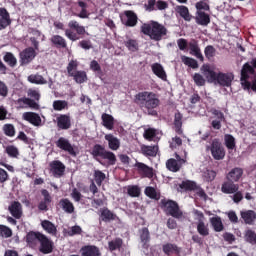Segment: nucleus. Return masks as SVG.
Returning a JSON list of instances; mask_svg holds the SVG:
<instances>
[{
	"label": "nucleus",
	"instance_id": "obj_6",
	"mask_svg": "<svg viewBox=\"0 0 256 256\" xmlns=\"http://www.w3.org/2000/svg\"><path fill=\"white\" fill-rule=\"evenodd\" d=\"M160 207L166 215H170L174 219H183V211L177 202L164 198L160 201Z\"/></svg>",
	"mask_w": 256,
	"mask_h": 256
},
{
	"label": "nucleus",
	"instance_id": "obj_58",
	"mask_svg": "<svg viewBox=\"0 0 256 256\" xmlns=\"http://www.w3.org/2000/svg\"><path fill=\"white\" fill-rule=\"evenodd\" d=\"M0 237L3 239H9L13 237V230L6 225L0 224Z\"/></svg>",
	"mask_w": 256,
	"mask_h": 256
},
{
	"label": "nucleus",
	"instance_id": "obj_3",
	"mask_svg": "<svg viewBox=\"0 0 256 256\" xmlns=\"http://www.w3.org/2000/svg\"><path fill=\"white\" fill-rule=\"evenodd\" d=\"M91 155L93 159L101 163V159L108 161V165H115L117 163V156L115 153L105 149L101 144H95L92 148Z\"/></svg>",
	"mask_w": 256,
	"mask_h": 256
},
{
	"label": "nucleus",
	"instance_id": "obj_24",
	"mask_svg": "<svg viewBox=\"0 0 256 256\" xmlns=\"http://www.w3.org/2000/svg\"><path fill=\"white\" fill-rule=\"evenodd\" d=\"M212 115H214L216 119L212 120L211 127L216 131H219L222 127L221 123L225 121V114H223V112H221L220 110L214 109L212 111Z\"/></svg>",
	"mask_w": 256,
	"mask_h": 256
},
{
	"label": "nucleus",
	"instance_id": "obj_17",
	"mask_svg": "<svg viewBox=\"0 0 256 256\" xmlns=\"http://www.w3.org/2000/svg\"><path fill=\"white\" fill-rule=\"evenodd\" d=\"M135 167L142 177H146L147 179H153L155 176V172H153V167L147 166V164L143 162H136Z\"/></svg>",
	"mask_w": 256,
	"mask_h": 256
},
{
	"label": "nucleus",
	"instance_id": "obj_15",
	"mask_svg": "<svg viewBox=\"0 0 256 256\" xmlns=\"http://www.w3.org/2000/svg\"><path fill=\"white\" fill-rule=\"evenodd\" d=\"M19 56L20 65H29V63H31V61L37 57V52H35L33 47H28L20 52Z\"/></svg>",
	"mask_w": 256,
	"mask_h": 256
},
{
	"label": "nucleus",
	"instance_id": "obj_43",
	"mask_svg": "<svg viewBox=\"0 0 256 256\" xmlns=\"http://www.w3.org/2000/svg\"><path fill=\"white\" fill-rule=\"evenodd\" d=\"M41 227L46 231V233H49V235H57V227L53 222L49 220H43L41 222Z\"/></svg>",
	"mask_w": 256,
	"mask_h": 256
},
{
	"label": "nucleus",
	"instance_id": "obj_37",
	"mask_svg": "<svg viewBox=\"0 0 256 256\" xmlns=\"http://www.w3.org/2000/svg\"><path fill=\"white\" fill-rule=\"evenodd\" d=\"M241 218L246 225H254L256 221V212L254 210H246L241 212Z\"/></svg>",
	"mask_w": 256,
	"mask_h": 256
},
{
	"label": "nucleus",
	"instance_id": "obj_23",
	"mask_svg": "<svg viewBox=\"0 0 256 256\" xmlns=\"http://www.w3.org/2000/svg\"><path fill=\"white\" fill-rule=\"evenodd\" d=\"M22 117L24 121L34 125V127H41V116L39 114L35 112H24Z\"/></svg>",
	"mask_w": 256,
	"mask_h": 256
},
{
	"label": "nucleus",
	"instance_id": "obj_25",
	"mask_svg": "<svg viewBox=\"0 0 256 256\" xmlns=\"http://www.w3.org/2000/svg\"><path fill=\"white\" fill-rule=\"evenodd\" d=\"M81 256H103L101 249L95 245H85L80 249Z\"/></svg>",
	"mask_w": 256,
	"mask_h": 256
},
{
	"label": "nucleus",
	"instance_id": "obj_47",
	"mask_svg": "<svg viewBox=\"0 0 256 256\" xmlns=\"http://www.w3.org/2000/svg\"><path fill=\"white\" fill-rule=\"evenodd\" d=\"M181 61L184 63V65L190 67L191 69H199V62H197L195 58L183 55L181 56Z\"/></svg>",
	"mask_w": 256,
	"mask_h": 256
},
{
	"label": "nucleus",
	"instance_id": "obj_38",
	"mask_svg": "<svg viewBox=\"0 0 256 256\" xmlns=\"http://www.w3.org/2000/svg\"><path fill=\"white\" fill-rule=\"evenodd\" d=\"M162 251L165 255H173L175 253L176 255H179L181 253V249L177 244L173 243H166L162 246Z\"/></svg>",
	"mask_w": 256,
	"mask_h": 256
},
{
	"label": "nucleus",
	"instance_id": "obj_12",
	"mask_svg": "<svg viewBox=\"0 0 256 256\" xmlns=\"http://www.w3.org/2000/svg\"><path fill=\"white\" fill-rule=\"evenodd\" d=\"M188 49L190 55H193V57H196V59H199L201 63L205 61V57H203V53H201V47L199 46V40L192 38L188 42Z\"/></svg>",
	"mask_w": 256,
	"mask_h": 256
},
{
	"label": "nucleus",
	"instance_id": "obj_54",
	"mask_svg": "<svg viewBox=\"0 0 256 256\" xmlns=\"http://www.w3.org/2000/svg\"><path fill=\"white\" fill-rule=\"evenodd\" d=\"M54 111H63L65 109H69V102L66 100H55L53 102Z\"/></svg>",
	"mask_w": 256,
	"mask_h": 256
},
{
	"label": "nucleus",
	"instance_id": "obj_29",
	"mask_svg": "<svg viewBox=\"0 0 256 256\" xmlns=\"http://www.w3.org/2000/svg\"><path fill=\"white\" fill-rule=\"evenodd\" d=\"M194 19L197 25H201L202 27H207L211 23V16L203 11H196Z\"/></svg>",
	"mask_w": 256,
	"mask_h": 256
},
{
	"label": "nucleus",
	"instance_id": "obj_35",
	"mask_svg": "<svg viewBox=\"0 0 256 256\" xmlns=\"http://www.w3.org/2000/svg\"><path fill=\"white\" fill-rule=\"evenodd\" d=\"M151 69L156 77H158L162 81H167V72H165V68H163V65L159 63H154L152 64Z\"/></svg>",
	"mask_w": 256,
	"mask_h": 256
},
{
	"label": "nucleus",
	"instance_id": "obj_63",
	"mask_svg": "<svg viewBox=\"0 0 256 256\" xmlns=\"http://www.w3.org/2000/svg\"><path fill=\"white\" fill-rule=\"evenodd\" d=\"M224 139L227 149H235V137L233 135L227 134Z\"/></svg>",
	"mask_w": 256,
	"mask_h": 256
},
{
	"label": "nucleus",
	"instance_id": "obj_18",
	"mask_svg": "<svg viewBox=\"0 0 256 256\" xmlns=\"http://www.w3.org/2000/svg\"><path fill=\"white\" fill-rule=\"evenodd\" d=\"M41 195L44 198L42 201L39 202L38 209L39 211H49V205H51V202L53 201V198L51 197L49 190L42 189Z\"/></svg>",
	"mask_w": 256,
	"mask_h": 256
},
{
	"label": "nucleus",
	"instance_id": "obj_2",
	"mask_svg": "<svg viewBox=\"0 0 256 256\" xmlns=\"http://www.w3.org/2000/svg\"><path fill=\"white\" fill-rule=\"evenodd\" d=\"M141 32L143 35L150 37L152 41H162L163 37H166L168 30L165 25L152 20L150 23H144L141 26Z\"/></svg>",
	"mask_w": 256,
	"mask_h": 256
},
{
	"label": "nucleus",
	"instance_id": "obj_50",
	"mask_svg": "<svg viewBox=\"0 0 256 256\" xmlns=\"http://www.w3.org/2000/svg\"><path fill=\"white\" fill-rule=\"evenodd\" d=\"M28 81L34 85H45L47 83V80L39 74H31L28 76Z\"/></svg>",
	"mask_w": 256,
	"mask_h": 256
},
{
	"label": "nucleus",
	"instance_id": "obj_14",
	"mask_svg": "<svg viewBox=\"0 0 256 256\" xmlns=\"http://www.w3.org/2000/svg\"><path fill=\"white\" fill-rule=\"evenodd\" d=\"M121 23L126 27H135L137 25L138 17L133 10L124 11V16H120Z\"/></svg>",
	"mask_w": 256,
	"mask_h": 256
},
{
	"label": "nucleus",
	"instance_id": "obj_44",
	"mask_svg": "<svg viewBox=\"0 0 256 256\" xmlns=\"http://www.w3.org/2000/svg\"><path fill=\"white\" fill-rule=\"evenodd\" d=\"M77 5L81 8V11L80 13H73L74 17H79L80 19H89V12H87V4L83 1H78Z\"/></svg>",
	"mask_w": 256,
	"mask_h": 256
},
{
	"label": "nucleus",
	"instance_id": "obj_30",
	"mask_svg": "<svg viewBox=\"0 0 256 256\" xmlns=\"http://www.w3.org/2000/svg\"><path fill=\"white\" fill-rule=\"evenodd\" d=\"M139 235L143 249H149V243L151 242V233L149 232V228L143 227L140 229Z\"/></svg>",
	"mask_w": 256,
	"mask_h": 256
},
{
	"label": "nucleus",
	"instance_id": "obj_32",
	"mask_svg": "<svg viewBox=\"0 0 256 256\" xmlns=\"http://www.w3.org/2000/svg\"><path fill=\"white\" fill-rule=\"evenodd\" d=\"M43 233L30 231L26 235V243L29 247H35L37 245V241H40Z\"/></svg>",
	"mask_w": 256,
	"mask_h": 256
},
{
	"label": "nucleus",
	"instance_id": "obj_61",
	"mask_svg": "<svg viewBox=\"0 0 256 256\" xmlns=\"http://www.w3.org/2000/svg\"><path fill=\"white\" fill-rule=\"evenodd\" d=\"M127 193L130 197H139L141 195V188L137 185H130L127 188Z\"/></svg>",
	"mask_w": 256,
	"mask_h": 256
},
{
	"label": "nucleus",
	"instance_id": "obj_22",
	"mask_svg": "<svg viewBox=\"0 0 256 256\" xmlns=\"http://www.w3.org/2000/svg\"><path fill=\"white\" fill-rule=\"evenodd\" d=\"M235 79V76L233 73H218L217 83L221 85L222 87H231V83H233V80Z\"/></svg>",
	"mask_w": 256,
	"mask_h": 256
},
{
	"label": "nucleus",
	"instance_id": "obj_40",
	"mask_svg": "<svg viewBox=\"0 0 256 256\" xmlns=\"http://www.w3.org/2000/svg\"><path fill=\"white\" fill-rule=\"evenodd\" d=\"M175 11L180 15V17H182V19H184V21L189 22L191 21V19H193V15L189 13V8L187 6H183V5L176 6Z\"/></svg>",
	"mask_w": 256,
	"mask_h": 256
},
{
	"label": "nucleus",
	"instance_id": "obj_21",
	"mask_svg": "<svg viewBox=\"0 0 256 256\" xmlns=\"http://www.w3.org/2000/svg\"><path fill=\"white\" fill-rule=\"evenodd\" d=\"M221 191L225 195H233L239 191V184H235L232 180H227L222 183Z\"/></svg>",
	"mask_w": 256,
	"mask_h": 256
},
{
	"label": "nucleus",
	"instance_id": "obj_5",
	"mask_svg": "<svg viewBox=\"0 0 256 256\" xmlns=\"http://www.w3.org/2000/svg\"><path fill=\"white\" fill-rule=\"evenodd\" d=\"M68 27L69 29L65 30V36L70 41H79V39H83L85 35H89L87 30H85V26H81L77 20L69 21Z\"/></svg>",
	"mask_w": 256,
	"mask_h": 256
},
{
	"label": "nucleus",
	"instance_id": "obj_51",
	"mask_svg": "<svg viewBox=\"0 0 256 256\" xmlns=\"http://www.w3.org/2000/svg\"><path fill=\"white\" fill-rule=\"evenodd\" d=\"M93 177H94V181H95L96 185H98V187H101L103 185V181H105V179H107V176L101 170H94Z\"/></svg>",
	"mask_w": 256,
	"mask_h": 256
},
{
	"label": "nucleus",
	"instance_id": "obj_4",
	"mask_svg": "<svg viewBox=\"0 0 256 256\" xmlns=\"http://www.w3.org/2000/svg\"><path fill=\"white\" fill-rule=\"evenodd\" d=\"M27 95L29 98H19L17 100V105H19L21 109H27V107H29L30 109L38 111L39 103L37 102L41 99V94L39 93V91L35 89H29Z\"/></svg>",
	"mask_w": 256,
	"mask_h": 256
},
{
	"label": "nucleus",
	"instance_id": "obj_11",
	"mask_svg": "<svg viewBox=\"0 0 256 256\" xmlns=\"http://www.w3.org/2000/svg\"><path fill=\"white\" fill-rule=\"evenodd\" d=\"M185 163V159L181 158L179 154H176L175 158H170L166 161V168L168 171H171L172 173H177L181 171V168L183 167Z\"/></svg>",
	"mask_w": 256,
	"mask_h": 256
},
{
	"label": "nucleus",
	"instance_id": "obj_42",
	"mask_svg": "<svg viewBox=\"0 0 256 256\" xmlns=\"http://www.w3.org/2000/svg\"><path fill=\"white\" fill-rule=\"evenodd\" d=\"M102 124L106 129L112 131L113 127L115 126V118H113V116H111L110 114L103 113Z\"/></svg>",
	"mask_w": 256,
	"mask_h": 256
},
{
	"label": "nucleus",
	"instance_id": "obj_7",
	"mask_svg": "<svg viewBox=\"0 0 256 256\" xmlns=\"http://www.w3.org/2000/svg\"><path fill=\"white\" fill-rule=\"evenodd\" d=\"M206 151H210L215 161H223L225 159V147L219 138H214L210 145L206 146Z\"/></svg>",
	"mask_w": 256,
	"mask_h": 256
},
{
	"label": "nucleus",
	"instance_id": "obj_31",
	"mask_svg": "<svg viewBox=\"0 0 256 256\" xmlns=\"http://www.w3.org/2000/svg\"><path fill=\"white\" fill-rule=\"evenodd\" d=\"M241 177H243V168H233L227 175L226 179L227 181H232L234 183H239L241 180Z\"/></svg>",
	"mask_w": 256,
	"mask_h": 256
},
{
	"label": "nucleus",
	"instance_id": "obj_41",
	"mask_svg": "<svg viewBox=\"0 0 256 256\" xmlns=\"http://www.w3.org/2000/svg\"><path fill=\"white\" fill-rule=\"evenodd\" d=\"M210 224L216 233H221V231L225 229V226L223 225V220H221V217L219 216H214L210 218Z\"/></svg>",
	"mask_w": 256,
	"mask_h": 256
},
{
	"label": "nucleus",
	"instance_id": "obj_49",
	"mask_svg": "<svg viewBox=\"0 0 256 256\" xmlns=\"http://www.w3.org/2000/svg\"><path fill=\"white\" fill-rule=\"evenodd\" d=\"M71 77H73L74 81L79 85L87 82V72L83 70L76 71Z\"/></svg>",
	"mask_w": 256,
	"mask_h": 256
},
{
	"label": "nucleus",
	"instance_id": "obj_60",
	"mask_svg": "<svg viewBox=\"0 0 256 256\" xmlns=\"http://www.w3.org/2000/svg\"><path fill=\"white\" fill-rule=\"evenodd\" d=\"M125 47H127V49L129 51L135 52V51H139V43H137V40L135 39H128L127 41L124 42Z\"/></svg>",
	"mask_w": 256,
	"mask_h": 256
},
{
	"label": "nucleus",
	"instance_id": "obj_52",
	"mask_svg": "<svg viewBox=\"0 0 256 256\" xmlns=\"http://www.w3.org/2000/svg\"><path fill=\"white\" fill-rule=\"evenodd\" d=\"M123 247V239L116 238L108 242L109 251H117V249H121Z\"/></svg>",
	"mask_w": 256,
	"mask_h": 256
},
{
	"label": "nucleus",
	"instance_id": "obj_59",
	"mask_svg": "<svg viewBox=\"0 0 256 256\" xmlns=\"http://www.w3.org/2000/svg\"><path fill=\"white\" fill-rule=\"evenodd\" d=\"M2 131L6 137H13L16 133L15 126L13 124H4Z\"/></svg>",
	"mask_w": 256,
	"mask_h": 256
},
{
	"label": "nucleus",
	"instance_id": "obj_8",
	"mask_svg": "<svg viewBox=\"0 0 256 256\" xmlns=\"http://www.w3.org/2000/svg\"><path fill=\"white\" fill-rule=\"evenodd\" d=\"M179 188L183 191H194V193L201 199H207V193H205V190H203V188H201L195 181L184 180L179 184Z\"/></svg>",
	"mask_w": 256,
	"mask_h": 256
},
{
	"label": "nucleus",
	"instance_id": "obj_20",
	"mask_svg": "<svg viewBox=\"0 0 256 256\" xmlns=\"http://www.w3.org/2000/svg\"><path fill=\"white\" fill-rule=\"evenodd\" d=\"M99 213H100L99 219L104 223H111V221H117V219H119V217H117V214L113 213L107 207L100 208Z\"/></svg>",
	"mask_w": 256,
	"mask_h": 256
},
{
	"label": "nucleus",
	"instance_id": "obj_53",
	"mask_svg": "<svg viewBox=\"0 0 256 256\" xmlns=\"http://www.w3.org/2000/svg\"><path fill=\"white\" fill-rule=\"evenodd\" d=\"M244 239L246 243H250L251 245H256V233L255 231L248 229L244 233Z\"/></svg>",
	"mask_w": 256,
	"mask_h": 256
},
{
	"label": "nucleus",
	"instance_id": "obj_48",
	"mask_svg": "<svg viewBox=\"0 0 256 256\" xmlns=\"http://www.w3.org/2000/svg\"><path fill=\"white\" fill-rule=\"evenodd\" d=\"M3 61L6 62L9 67H17V57L11 52H4Z\"/></svg>",
	"mask_w": 256,
	"mask_h": 256
},
{
	"label": "nucleus",
	"instance_id": "obj_36",
	"mask_svg": "<svg viewBox=\"0 0 256 256\" xmlns=\"http://www.w3.org/2000/svg\"><path fill=\"white\" fill-rule=\"evenodd\" d=\"M59 207H61L62 210L69 215L75 213V205H73V202H71L69 198H62L59 201Z\"/></svg>",
	"mask_w": 256,
	"mask_h": 256
},
{
	"label": "nucleus",
	"instance_id": "obj_27",
	"mask_svg": "<svg viewBox=\"0 0 256 256\" xmlns=\"http://www.w3.org/2000/svg\"><path fill=\"white\" fill-rule=\"evenodd\" d=\"M0 31L7 29L11 25V15L6 8H0Z\"/></svg>",
	"mask_w": 256,
	"mask_h": 256
},
{
	"label": "nucleus",
	"instance_id": "obj_57",
	"mask_svg": "<svg viewBox=\"0 0 256 256\" xmlns=\"http://www.w3.org/2000/svg\"><path fill=\"white\" fill-rule=\"evenodd\" d=\"M79 67V62L77 60H71L67 65L68 77H72L74 73H77V68Z\"/></svg>",
	"mask_w": 256,
	"mask_h": 256
},
{
	"label": "nucleus",
	"instance_id": "obj_39",
	"mask_svg": "<svg viewBox=\"0 0 256 256\" xmlns=\"http://www.w3.org/2000/svg\"><path fill=\"white\" fill-rule=\"evenodd\" d=\"M183 114L177 112L174 115V129L178 135H183Z\"/></svg>",
	"mask_w": 256,
	"mask_h": 256
},
{
	"label": "nucleus",
	"instance_id": "obj_19",
	"mask_svg": "<svg viewBox=\"0 0 256 256\" xmlns=\"http://www.w3.org/2000/svg\"><path fill=\"white\" fill-rule=\"evenodd\" d=\"M57 127L62 131H67L71 129V115L69 114H60L57 118Z\"/></svg>",
	"mask_w": 256,
	"mask_h": 256
},
{
	"label": "nucleus",
	"instance_id": "obj_33",
	"mask_svg": "<svg viewBox=\"0 0 256 256\" xmlns=\"http://www.w3.org/2000/svg\"><path fill=\"white\" fill-rule=\"evenodd\" d=\"M50 43L56 49H67V40L61 35H53L50 38Z\"/></svg>",
	"mask_w": 256,
	"mask_h": 256
},
{
	"label": "nucleus",
	"instance_id": "obj_64",
	"mask_svg": "<svg viewBox=\"0 0 256 256\" xmlns=\"http://www.w3.org/2000/svg\"><path fill=\"white\" fill-rule=\"evenodd\" d=\"M250 65H252V67L254 69V74H252L254 78L252 80L250 89H252V91H254L256 93V58L251 60Z\"/></svg>",
	"mask_w": 256,
	"mask_h": 256
},
{
	"label": "nucleus",
	"instance_id": "obj_46",
	"mask_svg": "<svg viewBox=\"0 0 256 256\" xmlns=\"http://www.w3.org/2000/svg\"><path fill=\"white\" fill-rule=\"evenodd\" d=\"M144 193L146 197H149V199H154V201H159V199H161V193L157 192V190L151 186H147Z\"/></svg>",
	"mask_w": 256,
	"mask_h": 256
},
{
	"label": "nucleus",
	"instance_id": "obj_34",
	"mask_svg": "<svg viewBox=\"0 0 256 256\" xmlns=\"http://www.w3.org/2000/svg\"><path fill=\"white\" fill-rule=\"evenodd\" d=\"M104 139L108 142V146L111 151H117L119 147H121V141L113 134H106Z\"/></svg>",
	"mask_w": 256,
	"mask_h": 256
},
{
	"label": "nucleus",
	"instance_id": "obj_10",
	"mask_svg": "<svg viewBox=\"0 0 256 256\" xmlns=\"http://www.w3.org/2000/svg\"><path fill=\"white\" fill-rule=\"evenodd\" d=\"M38 242L40 243L39 252L43 255H49L55 247L53 240L49 239L45 234H42Z\"/></svg>",
	"mask_w": 256,
	"mask_h": 256
},
{
	"label": "nucleus",
	"instance_id": "obj_16",
	"mask_svg": "<svg viewBox=\"0 0 256 256\" xmlns=\"http://www.w3.org/2000/svg\"><path fill=\"white\" fill-rule=\"evenodd\" d=\"M50 171L52 172L53 176L57 179L63 177L65 175V164L60 160H53L49 163Z\"/></svg>",
	"mask_w": 256,
	"mask_h": 256
},
{
	"label": "nucleus",
	"instance_id": "obj_13",
	"mask_svg": "<svg viewBox=\"0 0 256 256\" xmlns=\"http://www.w3.org/2000/svg\"><path fill=\"white\" fill-rule=\"evenodd\" d=\"M55 144H56V147H58V149H61L62 151L69 153V155H72V157H77V152H75V148L67 138L60 137L55 142Z\"/></svg>",
	"mask_w": 256,
	"mask_h": 256
},
{
	"label": "nucleus",
	"instance_id": "obj_56",
	"mask_svg": "<svg viewBox=\"0 0 256 256\" xmlns=\"http://www.w3.org/2000/svg\"><path fill=\"white\" fill-rule=\"evenodd\" d=\"M197 231L202 237H207L209 235V227L205 225V222H203V220H200L198 222Z\"/></svg>",
	"mask_w": 256,
	"mask_h": 256
},
{
	"label": "nucleus",
	"instance_id": "obj_45",
	"mask_svg": "<svg viewBox=\"0 0 256 256\" xmlns=\"http://www.w3.org/2000/svg\"><path fill=\"white\" fill-rule=\"evenodd\" d=\"M142 154L145 157H157V152L159 151L158 146H142L141 147Z\"/></svg>",
	"mask_w": 256,
	"mask_h": 256
},
{
	"label": "nucleus",
	"instance_id": "obj_9",
	"mask_svg": "<svg viewBox=\"0 0 256 256\" xmlns=\"http://www.w3.org/2000/svg\"><path fill=\"white\" fill-rule=\"evenodd\" d=\"M249 75H255V69L253 68V65H251L249 62H246L241 69V78L242 85L244 89H251V82L249 81Z\"/></svg>",
	"mask_w": 256,
	"mask_h": 256
},
{
	"label": "nucleus",
	"instance_id": "obj_55",
	"mask_svg": "<svg viewBox=\"0 0 256 256\" xmlns=\"http://www.w3.org/2000/svg\"><path fill=\"white\" fill-rule=\"evenodd\" d=\"M204 55L208 61H211L217 55V49L213 45H208L204 48Z\"/></svg>",
	"mask_w": 256,
	"mask_h": 256
},
{
	"label": "nucleus",
	"instance_id": "obj_28",
	"mask_svg": "<svg viewBox=\"0 0 256 256\" xmlns=\"http://www.w3.org/2000/svg\"><path fill=\"white\" fill-rule=\"evenodd\" d=\"M201 71L204 77L207 79L208 83H215V81H217L219 74L212 70L209 65H203L201 67Z\"/></svg>",
	"mask_w": 256,
	"mask_h": 256
},
{
	"label": "nucleus",
	"instance_id": "obj_26",
	"mask_svg": "<svg viewBox=\"0 0 256 256\" xmlns=\"http://www.w3.org/2000/svg\"><path fill=\"white\" fill-rule=\"evenodd\" d=\"M8 210L14 219H21L23 217V206L19 201H13Z\"/></svg>",
	"mask_w": 256,
	"mask_h": 256
},
{
	"label": "nucleus",
	"instance_id": "obj_62",
	"mask_svg": "<svg viewBox=\"0 0 256 256\" xmlns=\"http://www.w3.org/2000/svg\"><path fill=\"white\" fill-rule=\"evenodd\" d=\"M203 177L207 183H211L215 181V177H217V172L214 170H206L203 174Z\"/></svg>",
	"mask_w": 256,
	"mask_h": 256
},
{
	"label": "nucleus",
	"instance_id": "obj_1",
	"mask_svg": "<svg viewBox=\"0 0 256 256\" xmlns=\"http://www.w3.org/2000/svg\"><path fill=\"white\" fill-rule=\"evenodd\" d=\"M134 103L147 115L155 117L157 115L156 109L161 105V100L155 92L142 91L134 96Z\"/></svg>",
	"mask_w": 256,
	"mask_h": 256
}]
</instances>
